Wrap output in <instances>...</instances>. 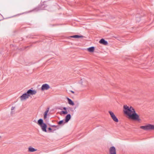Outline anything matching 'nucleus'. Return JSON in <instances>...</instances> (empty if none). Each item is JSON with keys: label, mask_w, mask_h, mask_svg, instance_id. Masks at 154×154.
I'll use <instances>...</instances> for the list:
<instances>
[{"label": "nucleus", "mask_w": 154, "mask_h": 154, "mask_svg": "<svg viewBox=\"0 0 154 154\" xmlns=\"http://www.w3.org/2000/svg\"><path fill=\"white\" fill-rule=\"evenodd\" d=\"M123 111L125 114L128 115L130 118L134 120L140 121L139 116L136 113L134 109L132 106H129L126 105L123 106Z\"/></svg>", "instance_id": "1"}, {"label": "nucleus", "mask_w": 154, "mask_h": 154, "mask_svg": "<svg viewBox=\"0 0 154 154\" xmlns=\"http://www.w3.org/2000/svg\"><path fill=\"white\" fill-rule=\"evenodd\" d=\"M37 124L41 128L42 131L45 132H47L46 129L47 126L46 124L43 123V120L40 119L38 121Z\"/></svg>", "instance_id": "2"}, {"label": "nucleus", "mask_w": 154, "mask_h": 154, "mask_svg": "<svg viewBox=\"0 0 154 154\" xmlns=\"http://www.w3.org/2000/svg\"><path fill=\"white\" fill-rule=\"evenodd\" d=\"M140 128L145 131L154 130V125L149 124L145 126H141Z\"/></svg>", "instance_id": "3"}, {"label": "nucleus", "mask_w": 154, "mask_h": 154, "mask_svg": "<svg viewBox=\"0 0 154 154\" xmlns=\"http://www.w3.org/2000/svg\"><path fill=\"white\" fill-rule=\"evenodd\" d=\"M109 113L110 114V115L113 120L116 122H119V120L116 117L113 112L111 111H109Z\"/></svg>", "instance_id": "4"}, {"label": "nucleus", "mask_w": 154, "mask_h": 154, "mask_svg": "<svg viewBox=\"0 0 154 154\" xmlns=\"http://www.w3.org/2000/svg\"><path fill=\"white\" fill-rule=\"evenodd\" d=\"M109 154H116V148L114 146H112L109 149Z\"/></svg>", "instance_id": "5"}, {"label": "nucleus", "mask_w": 154, "mask_h": 154, "mask_svg": "<svg viewBox=\"0 0 154 154\" xmlns=\"http://www.w3.org/2000/svg\"><path fill=\"white\" fill-rule=\"evenodd\" d=\"M50 87L48 85L45 84L43 85L41 87V90L42 91L48 90Z\"/></svg>", "instance_id": "6"}, {"label": "nucleus", "mask_w": 154, "mask_h": 154, "mask_svg": "<svg viewBox=\"0 0 154 154\" xmlns=\"http://www.w3.org/2000/svg\"><path fill=\"white\" fill-rule=\"evenodd\" d=\"M29 97V94L27 93L23 94L20 97L21 100H23L28 98Z\"/></svg>", "instance_id": "7"}, {"label": "nucleus", "mask_w": 154, "mask_h": 154, "mask_svg": "<svg viewBox=\"0 0 154 154\" xmlns=\"http://www.w3.org/2000/svg\"><path fill=\"white\" fill-rule=\"evenodd\" d=\"M36 93V91L35 90H32L29 89L28 90L27 92V93L29 94V96L30 95H33L35 94Z\"/></svg>", "instance_id": "8"}, {"label": "nucleus", "mask_w": 154, "mask_h": 154, "mask_svg": "<svg viewBox=\"0 0 154 154\" xmlns=\"http://www.w3.org/2000/svg\"><path fill=\"white\" fill-rule=\"evenodd\" d=\"M44 5H39L37 7L35 8L32 11H37L43 9L44 8H45L44 7H43Z\"/></svg>", "instance_id": "9"}, {"label": "nucleus", "mask_w": 154, "mask_h": 154, "mask_svg": "<svg viewBox=\"0 0 154 154\" xmlns=\"http://www.w3.org/2000/svg\"><path fill=\"white\" fill-rule=\"evenodd\" d=\"M81 82L82 85L84 86H86L88 84V82L84 79H82L81 80Z\"/></svg>", "instance_id": "10"}, {"label": "nucleus", "mask_w": 154, "mask_h": 154, "mask_svg": "<svg viewBox=\"0 0 154 154\" xmlns=\"http://www.w3.org/2000/svg\"><path fill=\"white\" fill-rule=\"evenodd\" d=\"M100 43L105 45H107L108 44L107 42L105 41L104 39H101L99 41Z\"/></svg>", "instance_id": "11"}, {"label": "nucleus", "mask_w": 154, "mask_h": 154, "mask_svg": "<svg viewBox=\"0 0 154 154\" xmlns=\"http://www.w3.org/2000/svg\"><path fill=\"white\" fill-rule=\"evenodd\" d=\"M83 37V36L82 35H72L71 36H70L68 37V38H81Z\"/></svg>", "instance_id": "12"}, {"label": "nucleus", "mask_w": 154, "mask_h": 154, "mask_svg": "<svg viewBox=\"0 0 154 154\" xmlns=\"http://www.w3.org/2000/svg\"><path fill=\"white\" fill-rule=\"evenodd\" d=\"M71 119V115L70 114L67 115L65 118V121L66 122H68Z\"/></svg>", "instance_id": "13"}, {"label": "nucleus", "mask_w": 154, "mask_h": 154, "mask_svg": "<svg viewBox=\"0 0 154 154\" xmlns=\"http://www.w3.org/2000/svg\"><path fill=\"white\" fill-rule=\"evenodd\" d=\"M67 99L68 100V103L69 104L71 105L72 106H73L74 105V103L72 101V100L71 99L69 98H67Z\"/></svg>", "instance_id": "14"}, {"label": "nucleus", "mask_w": 154, "mask_h": 154, "mask_svg": "<svg viewBox=\"0 0 154 154\" xmlns=\"http://www.w3.org/2000/svg\"><path fill=\"white\" fill-rule=\"evenodd\" d=\"M87 50L90 52H93L94 50V47L89 48L87 49Z\"/></svg>", "instance_id": "15"}, {"label": "nucleus", "mask_w": 154, "mask_h": 154, "mask_svg": "<svg viewBox=\"0 0 154 154\" xmlns=\"http://www.w3.org/2000/svg\"><path fill=\"white\" fill-rule=\"evenodd\" d=\"M49 108H47L46 110V111L44 113V118L45 119L47 118V115L48 114V113L49 112Z\"/></svg>", "instance_id": "16"}, {"label": "nucleus", "mask_w": 154, "mask_h": 154, "mask_svg": "<svg viewBox=\"0 0 154 154\" xmlns=\"http://www.w3.org/2000/svg\"><path fill=\"white\" fill-rule=\"evenodd\" d=\"M36 149L32 147H29L28 148V151L29 152H34L36 151Z\"/></svg>", "instance_id": "17"}, {"label": "nucleus", "mask_w": 154, "mask_h": 154, "mask_svg": "<svg viewBox=\"0 0 154 154\" xmlns=\"http://www.w3.org/2000/svg\"><path fill=\"white\" fill-rule=\"evenodd\" d=\"M61 113L63 114H66L68 113V112L66 110L65 111H62L61 112Z\"/></svg>", "instance_id": "18"}, {"label": "nucleus", "mask_w": 154, "mask_h": 154, "mask_svg": "<svg viewBox=\"0 0 154 154\" xmlns=\"http://www.w3.org/2000/svg\"><path fill=\"white\" fill-rule=\"evenodd\" d=\"M63 122V120H61V121H60L58 122V124L59 125H60L61 124H62Z\"/></svg>", "instance_id": "19"}, {"label": "nucleus", "mask_w": 154, "mask_h": 154, "mask_svg": "<svg viewBox=\"0 0 154 154\" xmlns=\"http://www.w3.org/2000/svg\"><path fill=\"white\" fill-rule=\"evenodd\" d=\"M51 127L57 128V129L59 128V126L58 125L56 126V125H53L51 126Z\"/></svg>", "instance_id": "20"}, {"label": "nucleus", "mask_w": 154, "mask_h": 154, "mask_svg": "<svg viewBox=\"0 0 154 154\" xmlns=\"http://www.w3.org/2000/svg\"><path fill=\"white\" fill-rule=\"evenodd\" d=\"M15 108V107H14V106H12V107H11V110H14Z\"/></svg>", "instance_id": "21"}, {"label": "nucleus", "mask_w": 154, "mask_h": 154, "mask_svg": "<svg viewBox=\"0 0 154 154\" xmlns=\"http://www.w3.org/2000/svg\"><path fill=\"white\" fill-rule=\"evenodd\" d=\"M70 91L71 92H72V93L73 94L74 93V92L72 91Z\"/></svg>", "instance_id": "22"}, {"label": "nucleus", "mask_w": 154, "mask_h": 154, "mask_svg": "<svg viewBox=\"0 0 154 154\" xmlns=\"http://www.w3.org/2000/svg\"><path fill=\"white\" fill-rule=\"evenodd\" d=\"M63 109L64 110H66V107H64L63 108Z\"/></svg>", "instance_id": "23"}, {"label": "nucleus", "mask_w": 154, "mask_h": 154, "mask_svg": "<svg viewBox=\"0 0 154 154\" xmlns=\"http://www.w3.org/2000/svg\"><path fill=\"white\" fill-rule=\"evenodd\" d=\"M48 129L49 130H51V128H50V127L49 128H48Z\"/></svg>", "instance_id": "24"}]
</instances>
